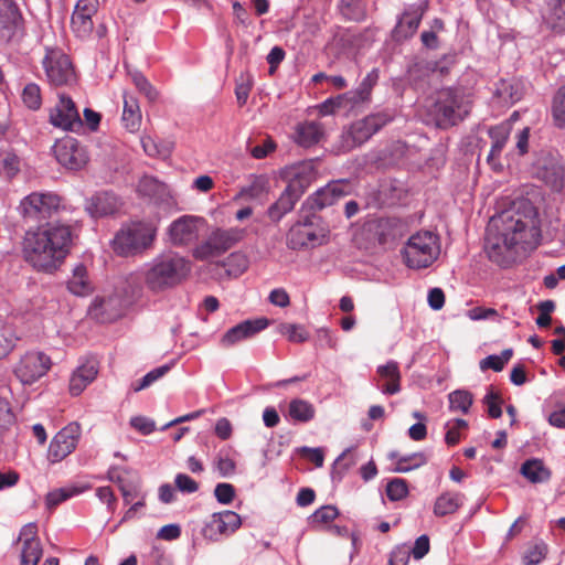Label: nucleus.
<instances>
[{"label": "nucleus", "instance_id": "nucleus-1", "mask_svg": "<svg viewBox=\"0 0 565 565\" xmlns=\"http://www.w3.org/2000/svg\"><path fill=\"white\" fill-rule=\"evenodd\" d=\"M71 244V226L52 222L25 233L22 253L38 271L53 273L68 255Z\"/></svg>", "mask_w": 565, "mask_h": 565}, {"label": "nucleus", "instance_id": "nucleus-2", "mask_svg": "<svg viewBox=\"0 0 565 565\" xmlns=\"http://www.w3.org/2000/svg\"><path fill=\"white\" fill-rule=\"evenodd\" d=\"M529 224L519 213L502 212L492 217L486 236V252L489 258L505 266L512 258V250L519 244L527 242Z\"/></svg>", "mask_w": 565, "mask_h": 565}, {"label": "nucleus", "instance_id": "nucleus-3", "mask_svg": "<svg viewBox=\"0 0 565 565\" xmlns=\"http://www.w3.org/2000/svg\"><path fill=\"white\" fill-rule=\"evenodd\" d=\"M189 262L177 253L156 257L143 273L146 287L159 294L179 285L190 273Z\"/></svg>", "mask_w": 565, "mask_h": 565}, {"label": "nucleus", "instance_id": "nucleus-4", "mask_svg": "<svg viewBox=\"0 0 565 565\" xmlns=\"http://www.w3.org/2000/svg\"><path fill=\"white\" fill-rule=\"evenodd\" d=\"M140 290L139 277L130 274L115 291L96 297L89 306V315L99 322H113L122 317Z\"/></svg>", "mask_w": 565, "mask_h": 565}, {"label": "nucleus", "instance_id": "nucleus-5", "mask_svg": "<svg viewBox=\"0 0 565 565\" xmlns=\"http://www.w3.org/2000/svg\"><path fill=\"white\" fill-rule=\"evenodd\" d=\"M470 107V96L465 89L448 87L437 93L430 111L438 127H448L461 121Z\"/></svg>", "mask_w": 565, "mask_h": 565}, {"label": "nucleus", "instance_id": "nucleus-6", "mask_svg": "<svg viewBox=\"0 0 565 565\" xmlns=\"http://www.w3.org/2000/svg\"><path fill=\"white\" fill-rule=\"evenodd\" d=\"M157 226L151 222H132L122 226L113 239V248L120 256L142 253L151 247Z\"/></svg>", "mask_w": 565, "mask_h": 565}, {"label": "nucleus", "instance_id": "nucleus-7", "mask_svg": "<svg viewBox=\"0 0 565 565\" xmlns=\"http://www.w3.org/2000/svg\"><path fill=\"white\" fill-rule=\"evenodd\" d=\"M439 254L438 236L428 231L413 234L402 250L404 263L413 269L429 267L438 258Z\"/></svg>", "mask_w": 565, "mask_h": 565}, {"label": "nucleus", "instance_id": "nucleus-8", "mask_svg": "<svg viewBox=\"0 0 565 565\" xmlns=\"http://www.w3.org/2000/svg\"><path fill=\"white\" fill-rule=\"evenodd\" d=\"M310 183L311 172L307 167L298 168L277 201L268 207L269 220L278 223L287 213L291 212Z\"/></svg>", "mask_w": 565, "mask_h": 565}, {"label": "nucleus", "instance_id": "nucleus-9", "mask_svg": "<svg viewBox=\"0 0 565 565\" xmlns=\"http://www.w3.org/2000/svg\"><path fill=\"white\" fill-rule=\"evenodd\" d=\"M532 175L555 192L565 186V167L557 151L541 150L531 167Z\"/></svg>", "mask_w": 565, "mask_h": 565}, {"label": "nucleus", "instance_id": "nucleus-10", "mask_svg": "<svg viewBox=\"0 0 565 565\" xmlns=\"http://www.w3.org/2000/svg\"><path fill=\"white\" fill-rule=\"evenodd\" d=\"M62 207V199L56 193L33 192L21 200L19 212L25 221L41 222L52 217Z\"/></svg>", "mask_w": 565, "mask_h": 565}, {"label": "nucleus", "instance_id": "nucleus-11", "mask_svg": "<svg viewBox=\"0 0 565 565\" xmlns=\"http://www.w3.org/2000/svg\"><path fill=\"white\" fill-rule=\"evenodd\" d=\"M245 234L246 231L238 227L217 228L211 233L205 242L193 249V257L205 260L210 257L220 256L241 242Z\"/></svg>", "mask_w": 565, "mask_h": 565}, {"label": "nucleus", "instance_id": "nucleus-12", "mask_svg": "<svg viewBox=\"0 0 565 565\" xmlns=\"http://www.w3.org/2000/svg\"><path fill=\"white\" fill-rule=\"evenodd\" d=\"M51 358L41 351H28L17 362L13 373L23 385H31L51 369Z\"/></svg>", "mask_w": 565, "mask_h": 565}, {"label": "nucleus", "instance_id": "nucleus-13", "mask_svg": "<svg viewBox=\"0 0 565 565\" xmlns=\"http://www.w3.org/2000/svg\"><path fill=\"white\" fill-rule=\"evenodd\" d=\"M42 64L51 85L62 86L75 82V72L72 62L61 50H47Z\"/></svg>", "mask_w": 565, "mask_h": 565}, {"label": "nucleus", "instance_id": "nucleus-14", "mask_svg": "<svg viewBox=\"0 0 565 565\" xmlns=\"http://www.w3.org/2000/svg\"><path fill=\"white\" fill-rule=\"evenodd\" d=\"M390 121L384 114H374L354 121L343 134V146L350 150L367 141L375 132Z\"/></svg>", "mask_w": 565, "mask_h": 565}, {"label": "nucleus", "instance_id": "nucleus-15", "mask_svg": "<svg viewBox=\"0 0 565 565\" xmlns=\"http://www.w3.org/2000/svg\"><path fill=\"white\" fill-rule=\"evenodd\" d=\"M49 121L66 131H78L83 127L75 103L65 94H60L57 103L50 109Z\"/></svg>", "mask_w": 565, "mask_h": 565}, {"label": "nucleus", "instance_id": "nucleus-16", "mask_svg": "<svg viewBox=\"0 0 565 565\" xmlns=\"http://www.w3.org/2000/svg\"><path fill=\"white\" fill-rule=\"evenodd\" d=\"M53 152L58 163L68 170H79L88 162L85 148L72 137L57 140L53 146Z\"/></svg>", "mask_w": 565, "mask_h": 565}, {"label": "nucleus", "instance_id": "nucleus-17", "mask_svg": "<svg viewBox=\"0 0 565 565\" xmlns=\"http://www.w3.org/2000/svg\"><path fill=\"white\" fill-rule=\"evenodd\" d=\"M205 224L203 217L182 215L168 227L169 239L174 246H184L198 239L200 230Z\"/></svg>", "mask_w": 565, "mask_h": 565}, {"label": "nucleus", "instance_id": "nucleus-18", "mask_svg": "<svg viewBox=\"0 0 565 565\" xmlns=\"http://www.w3.org/2000/svg\"><path fill=\"white\" fill-rule=\"evenodd\" d=\"M242 524L241 516L234 511H223L212 514L203 527V536L210 541H217L222 535L234 533Z\"/></svg>", "mask_w": 565, "mask_h": 565}, {"label": "nucleus", "instance_id": "nucleus-19", "mask_svg": "<svg viewBox=\"0 0 565 565\" xmlns=\"http://www.w3.org/2000/svg\"><path fill=\"white\" fill-rule=\"evenodd\" d=\"M98 0H78L72 14L71 25L79 39L88 38L94 29L93 17L97 13Z\"/></svg>", "mask_w": 565, "mask_h": 565}, {"label": "nucleus", "instance_id": "nucleus-20", "mask_svg": "<svg viewBox=\"0 0 565 565\" xmlns=\"http://www.w3.org/2000/svg\"><path fill=\"white\" fill-rule=\"evenodd\" d=\"M81 433L78 423H70L53 437L49 454L55 459H65L76 448Z\"/></svg>", "mask_w": 565, "mask_h": 565}, {"label": "nucleus", "instance_id": "nucleus-21", "mask_svg": "<svg viewBox=\"0 0 565 565\" xmlns=\"http://www.w3.org/2000/svg\"><path fill=\"white\" fill-rule=\"evenodd\" d=\"M268 324L269 323L266 318L245 320L228 329L222 337L221 343L223 347H232L243 340L252 338L256 333L266 329Z\"/></svg>", "mask_w": 565, "mask_h": 565}, {"label": "nucleus", "instance_id": "nucleus-22", "mask_svg": "<svg viewBox=\"0 0 565 565\" xmlns=\"http://www.w3.org/2000/svg\"><path fill=\"white\" fill-rule=\"evenodd\" d=\"M511 134V124L502 122L500 125L490 127L488 135L491 138V149L487 157L488 163L494 171H502L503 164L500 162V154L505 147V143Z\"/></svg>", "mask_w": 565, "mask_h": 565}, {"label": "nucleus", "instance_id": "nucleus-23", "mask_svg": "<svg viewBox=\"0 0 565 565\" xmlns=\"http://www.w3.org/2000/svg\"><path fill=\"white\" fill-rule=\"evenodd\" d=\"M98 365L93 359L81 363L70 379V393L79 395L97 376Z\"/></svg>", "mask_w": 565, "mask_h": 565}, {"label": "nucleus", "instance_id": "nucleus-24", "mask_svg": "<svg viewBox=\"0 0 565 565\" xmlns=\"http://www.w3.org/2000/svg\"><path fill=\"white\" fill-rule=\"evenodd\" d=\"M120 206L118 198L110 192L96 193L86 205L93 217H102L116 213Z\"/></svg>", "mask_w": 565, "mask_h": 565}, {"label": "nucleus", "instance_id": "nucleus-25", "mask_svg": "<svg viewBox=\"0 0 565 565\" xmlns=\"http://www.w3.org/2000/svg\"><path fill=\"white\" fill-rule=\"evenodd\" d=\"M67 289L77 297H86L93 292V281L87 268L83 264H77L72 269V275L67 280Z\"/></svg>", "mask_w": 565, "mask_h": 565}, {"label": "nucleus", "instance_id": "nucleus-26", "mask_svg": "<svg viewBox=\"0 0 565 565\" xmlns=\"http://www.w3.org/2000/svg\"><path fill=\"white\" fill-rule=\"evenodd\" d=\"M377 374L385 383L380 386L383 394L394 395L401 391V372L395 361H388L377 367Z\"/></svg>", "mask_w": 565, "mask_h": 565}, {"label": "nucleus", "instance_id": "nucleus-27", "mask_svg": "<svg viewBox=\"0 0 565 565\" xmlns=\"http://www.w3.org/2000/svg\"><path fill=\"white\" fill-rule=\"evenodd\" d=\"M18 19V10L12 0H0V40L8 41Z\"/></svg>", "mask_w": 565, "mask_h": 565}, {"label": "nucleus", "instance_id": "nucleus-28", "mask_svg": "<svg viewBox=\"0 0 565 565\" xmlns=\"http://www.w3.org/2000/svg\"><path fill=\"white\" fill-rule=\"evenodd\" d=\"M545 23L556 32L565 31V0H550L543 13Z\"/></svg>", "mask_w": 565, "mask_h": 565}, {"label": "nucleus", "instance_id": "nucleus-29", "mask_svg": "<svg viewBox=\"0 0 565 565\" xmlns=\"http://www.w3.org/2000/svg\"><path fill=\"white\" fill-rule=\"evenodd\" d=\"M379 81V70L373 68L366 76L363 78L361 84L355 90H351L344 94L348 100L353 105H359L361 103L367 102L371 96L372 88Z\"/></svg>", "mask_w": 565, "mask_h": 565}, {"label": "nucleus", "instance_id": "nucleus-30", "mask_svg": "<svg viewBox=\"0 0 565 565\" xmlns=\"http://www.w3.org/2000/svg\"><path fill=\"white\" fill-rule=\"evenodd\" d=\"M287 241L290 248L298 249L315 245L316 241H318V236L307 224L298 223L291 227Z\"/></svg>", "mask_w": 565, "mask_h": 565}, {"label": "nucleus", "instance_id": "nucleus-31", "mask_svg": "<svg viewBox=\"0 0 565 565\" xmlns=\"http://www.w3.org/2000/svg\"><path fill=\"white\" fill-rule=\"evenodd\" d=\"M462 504V494L445 492L437 497L434 504V514L445 516L454 514Z\"/></svg>", "mask_w": 565, "mask_h": 565}, {"label": "nucleus", "instance_id": "nucleus-32", "mask_svg": "<svg viewBox=\"0 0 565 565\" xmlns=\"http://www.w3.org/2000/svg\"><path fill=\"white\" fill-rule=\"evenodd\" d=\"M138 191L145 196L161 200L168 194L167 185L151 175H143L138 183Z\"/></svg>", "mask_w": 565, "mask_h": 565}, {"label": "nucleus", "instance_id": "nucleus-33", "mask_svg": "<svg viewBox=\"0 0 565 565\" xmlns=\"http://www.w3.org/2000/svg\"><path fill=\"white\" fill-rule=\"evenodd\" d=\"M316 409L311 403L301 398L290 401L288 415L294 422L307 423L315 417Z\"/></svg>", "mask_w": 565, "mask_h": 565}, {"label": "nucleus", "instance_id": "nucleus-34", "mask_svg": "<svg viewBox=\"0 0 565 565\" xmlns=\"http://www.w3.org/2000/svg\"><path fill=\"white\" fill-rule=\"evenodd\" d=\"M122 122L129 131H136L141 122L139 105L134 97L124 98Z\"/></svg>", "mask_w": 565, "mask_h": 565}, {"label": "nucleus", "instance_id": "nucleus-35", "mask_svg": "<svg viewBox=\"0 0 565 565\" xmlns=\"http://www.w3.org/2000/svg\"><path fill=\"white\" fill-rule=\"evenodd\" d=\"M520 472L524 478L533 483L544 482L551 477V470L543 461H524Z\"/></svg>", "mask_w": 565, "mask_h": 565}, {"label": "nucleus", "instance_id": "nucleus-36", "mask_svg": "<svg viewBox=\"0 0 565 565\" xmlns=\"http://www.w3.org/2000/svg\"><path fill=\"white\" fill-rule=\"evenodd\" d=\"M89 488L90 487L88 484L83 486V487L72 486V487H66V488H61V489L50 491L45 497L46 508L50 510L54 509L60 503L66 501L67 499L72 498L73 495L79 494V493L88 490Z\"/></svg>", "mask_w": 565, "mask_h": 565}, {"label": "nucleus", "instance_id": "nucleus-37", "mask_svg": "<svg viewBox=\"0 0 565 565\" xmlns=\"http://www.w3.org/2000/svg\"><path fill=\"white\" fill-rule=\"evenodd\" d=\"M322 135L321 126L310 121L299 125L296 141L302 147H310L317 143Z\"/></svg>", "mask_w": 565, "mask_h": 565}, {"label": "nucleus", "instance_id": "nucleus-38", "mask_svg": "<svg viewBox=\"0 0 565 565\" xmlns=\"http://www.w3.org/2000/svg\"><path fill=\"white\" fill-rule=\"evenodd\" d=\"M141 146L143 151L150 157H159V158H168L173 149V143L171 141H160L156 140L150 136H145L141 138Z\"/></svg>", "mask_w": 565, "mask_h": 565}, {"label": "nucleus", "instance_id": "nucleus-39", "mask_svg": "<svg viewBox=\"0 0 565 565\" xmlns=\"http://www.w3.org/2000/svg\"><path fill=\"white\" fill-rule=\"evenodd\" d=\"M422 17L417 13L406 12L404 13L395 28V34L397 38H409L418 29Z\"/></svg>", "mask_w": 565, "mask_h": 565}, {"label": "nucleus", "instance_id": "nucleus-40", "mask_svg": "<svg viewBox=\"0 0 565 565\" xmlns=\"http://www.w3.org/2000/svg\"><path fill=\"white\" fill-rule=\"evenodd\" d=\"M17 340L14 328L0 320V359L7 356L13 350Z\"/></svg>", "mask_w": 565, "mask_h": 565}, {"label": "nucleus", "instance_id": "nucleus-41", "mask_svg": "<svg viewBox=\"0 0 565 565\" xmlns=\"http://www.w3.org/2000/svg\"><path fill=\"white\" fill-rule=\"evenodd\" d=\"M449 408L454 412H461L467 414L472 405L473 396L470 392L465 390H457L449 394Z\"/></svg>", "mask_w": 565, "mask_h": 565}, {"label": "nucleus", "instance_id": "nucleus-42", "mask_svg": "<svg viewBox=\"0 0 565 565\" xmlns=\"http://www.w3.org/2000/svg\"><path fill=\"white\" fill-rule=\"evenodd\" d=\"M513 355L512 349H505L501 352L500 355H488L487 358L480 361V369L482 371L491 369L495 372H500L503 370L504 365L509 362V360Z\"/></svg>", "mask_w": 565, "mask_h": 565}, {"label": "nucleus", "instance_id": "nucleus-43", "mask_svg": "<svg viewBox=\"0 0 565 565\" xmlns=\"http://www.w3.org/2000/svg\"><path fill=\"white\" fill-rule=\"evenodd\" d=\"M169 370H170L169 365H161L159 367H156V369L151 370L143 377H141L139 381L132 383V385H131L132 391L139 392L141 390H145V388L149 387L156 381H158L163 375H166Z\"/></svg>", "mask_w": 565, "mask_h": 565}, {"label": "nucleus", "instance_id": "nucleus-44", "mask_svg": "<svg viewBox=\"0 0 565 565\" xmlns=\"http://www.w3.org/2000/svg\"><path fill=\"white\" fill-rule=\"evenodd\" d=\"M23 104L31 110L40 109L42 105L41 89L39 85L30 83L22 92Z\"/></svg>", "mask_w": 565, "mask_h": 565}, {"label": "nucleus", "instance_id": "nucleus-45", "mask_svg": "<svg viewBox=\"0 0 565 565\" xmlns=\"http://www.w3.org/2000/svg\"><path fill=\"white\" fill-rule=\"evenodd\" d=\"M468 427L465 419H454L446 424L445 441L448 446L456 445L461 438V431Z\"/></svg>", "mask_w": 565, "mask_h": 565}, {"label": "nucleus", "instance_id": "nucleus-46", "mask_svg": "<svg viewBox=\"0 0 565 565\" xmlns=\"http://www.w3.org/2000/svg\"><path fill=\"white\" fill-rule=\"evenodd\" d=\"M280 333L286 335L289 341L302 343L308 340L309 334L307 330L298 324L284 323L280 326Z\"/></svg>", "mask_w": 565, "mask_h": 565}, {"label": "nucleus", "instance_id": "nucleus-47", "mask_svg": "<svg viewBox=\"0 0 565 565\" xmlns=\"http://www.w3.org/2000/svg\"><path fill=\"white\" fill-rule=\"evenodd\" d=\"M43 554L40 542H32L29 546H23L21 554V565H38Z\"/></svg>", "mask_w": 565, "mask_h": 565}, {"label": "nucleus", "instance_id": "nucleus-48", "mask_svg": "<svg viewBox=\"0 0 565 565\" xmlns=\"http://www.w3.org/2000/svg\"><path fill=\"white\" fill-rule=\"evenodd\" d=\"M132 81L136 87L139 89V92L142 93L148 100H157L159 96L158 90L150 84V82L141 73H135L132 75Z\"/></svg>", "mask_w": 565, "mask_h": 565}, {"label": "nucleus", "instance_id": "nucleus-49", "mask_svg": "<svg viewBox=\"0 0 565 565\" xmlns=\"http://www.w3.org/2000/svg\"><path fill=\"white\" fill-rule=\"evenodd\" d=\"M340 9L342 14L351 20H360L364 14L361 0H340Z\"/></svg>", "mask_w": 565, "mask_h": 565}, {"label": "nucleus", "instance_id": "nucleus-50", "mask_svg": "<svg viewBox=\"0 0 565 565\" xmlns=\"http://www.w3.org/2000/svg\"><path fill=\"white\" fill-rule=\"evenodd\" d=\"M553 116L558 127H565V86L559 88L554 98Z\"/></svg>", "mask_w": 565, "mask_h": 565}, {"label": "nucleus", "instance_id": "nucleus-51", "mask_svg": "<svg viewBox=\"0 0 565 565\" xmlns=\"http://www.w3.org/2000/svg\"><path fill=\"white\" fill-rule=\"evenodd\" d=\"M338 516V510L333 505H324L318 509L311 516L310 521L312 524H327L333 521Z\"/></svg>", "mask_w": 565, "mask_h": 565}, {"label": "nucleus", "instance_id": "nucleus-52", "mask_svg": "<svg viewBox=\"0 0 565 565\" xmlns=\"http://www.w3.org/2000/svg\"><path fill=\"white\" fill-rule=\"evenodd\" d=\"M483 404L487 406V412L492 418H499L502 415L499 393L494 392L492 388L489 390L483 397Z\"/></svg>", "mask_w": 565, "mask_h": 565}, {"label": "nucleus", "instance_id": "nucleus-53", "mask_svg": "<svg viewBox=\"0 0 565 565\" xmlns=\"http://www.w3.org/2000/svg\"><path fill=\"white\" fill-rule=\"evenodd\" d=\"M407 492L406 482L402 479H393L387 483L386 494L392 501H398L405 498Z\"/></svg>", "mask_w": 565, "mask_h": 565}, {"label": "nucleus", "instance_id": "nucleus-54", "mask_svg": "<svg viewBox=\"0 0 565 565\" xmlns=\"http://www.w3.org/2000/svg\"><path fill=\"white\" fill-rule=\"evenodd\" d=\"M14 423V415L7 399L0 397V434Z\"/></svg>", "mask_w": 565, "mask_h": 565}, {"label": "nucleus", "instance_id": "nucleus-55", "mask_svg": "<svg viewBox=\"0 0 565 565\" xmlns=\"http://www.w3.org/2000/svg\"><path fill=\"white\" fill-rule=\"evenodd\" d=\"M214 494L220 503L228 504L235 495L234 487L230 483H218L215 487Z\"/></svg>", "mask_w": 565, "mask_h": 565}, {"label": "nucleus", "instance_id": "nucleus-56", "mask_svg": "<svg viewBox=\"0 0 565 565\" xmlns=\"http://www.w3.org/2000/svg\"><path fill=\"white\" fill-rule=\"evenodd\" d=\"M316 343L319 348L334 349L337 347V339L329 329L321 328L317 330Z\"/></svg>", "mask_w": 565, "mask_h": 565}, {"label": "nucleus", "instance_id": "nucleus-57", "mask_svg": "<svg viewBox=\"0 0 565 565\" xmlns=\"http://www.w3.org/2000/svg\"><path fill=\"white\" fill-rule=\"evenodd\" d=\"M545 556L544 545H534L524 554L523 561L525 565H537Z\"/></svg>", "mask_w": 565, "mask_h": 565}, {"label": "nucleus", "instance_id": "nucleus-58", "mask_svg": "<svg viewBox=\"0 0 565 565\" xmlns=\"http://www.w3.org/2000/svg\"><path fill=\"white\" fill-rule=\"evenodd\" d=\"M411 556V548L407 546H397L390 557V565H407Z\"/></svg>", "mask_w": 565, "mask_h": 565}, {"label": "nucleus", "instance_id": "nucleus-59", "mask_svg": "<svg viewBox=\"0 0 565 565\" xmlns=\"http://www.w3.org/2000/svg\"><path fill=\"white\" fill-rule=\"evenodd\" d=\"M20 169L19 158L13 153H6L2 158V171L8 175H14Z\"/></svg>", "mask_w": 565, "mask_h": 565}, {"label": "nucleus", "instance_id": "nucleus-60", "mask_svg": "<svg viewBox=\"0 0 565 565\" xmlns=\"http://www.w3.org/2000/svg\"><path fill=\"white\" fill-rule=\"evenodd\" d=\"M175 486L182 492L193 493L199 489V484L189 476L179 473L175 477Z\"/></svg>", "mask_w": 565, "mask_h": 565}, {"label": "nucleus", "instance_id": "nucleus-61", "mask_svg": "<svg viewBox=\"0 0 565 565\" xmlns=\"http://www.w3.org/2000/svg\"><path fill=\"white\" fill-rule=\"evenodd\" d=\"M326 449L323 447H317V448H309V447H301L296 448L294 456H301L305 459H323L326 456Z\"/></svg>", "mask_w": 565, "mask_h": 565}, {"label": "nucleus", "instance_id": "nucleus-62", "mask_svg": "<svg viewBox=\"0 0 565 565\" xmlns=\"http://www.w3.org/2000/svg\"><path fill=\"white\" fill-rule=\"evenodd\" d=\"M130 424L134 428L145 435H148L154 430V422L143 416L132 417L130 419Z\"/></svg>", "mask_w": 565, "mask_h": 565}, {"label": "nucleus", "instance_id": "nucleus-63", "mask_svg": "<svg viewBox=\"0 0 565 565\" xmlns=\"http://www.w3.org/2000/svg\"><path fill=\"white\" fill-rule=\"evenodd\" d=\"M131 472L124 470L119 467H113L108 470V479L111 482L118 483L119 487L127 482H130Z\"/></svg>", "mask_w": 565, "mask_h": 565}, {"label": "nucleus", "instance_id": "nucleus-64", "mask_svg": "<svg viewBox=\"0 0 565 565\" xmlns=\"http://www.w3.org/2000/svg\"><path fill=\"white\" fill-rule=\"evenodd\" d=\"M429 551V539L427 535H422L415 541L414 547L411 550V554L416 559L423 558Z\"/></svg>", "mask_w": 565, "mask_h": 565}]
</instances>
